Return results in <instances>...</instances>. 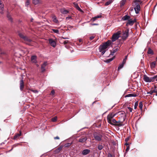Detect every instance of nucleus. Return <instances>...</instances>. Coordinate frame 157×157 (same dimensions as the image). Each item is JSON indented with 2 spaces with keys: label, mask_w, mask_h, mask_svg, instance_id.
Wrapping results in <instances>:
<instances>
[{
  "label": "nucleus",
  "mask_w": 157,
  "mask_h": 157,
  "mask_svg": "<svg viewBox=\"0 0 157 157\" xmlns=\"http://www.w3.org/2000/svg\"><path fill=\"white\" fill-rule=\"evenodd\" d=\"M57 117H55L52 119V121L53 122H55L57 121Z\"/></svg>",
  "instance_id": "obj_38"
},
{
  "label": "nucleus",
  "mask_w": 157,
  "mask_h": 157,
  "mask_svg": "<svg viewBox=\"0 0 157 157\" xmlns=\"http://www.w3.org/2000/svg\"><path fill=\"white\" fill-rule=\"evenodd\" d=\"M121 32V31H118L117 32L114 33L112 35L111 40L112 42L115 41L120 37Z\"/></svg>",
  "instance_id": "obj_3"
},
{
  "label": "nucleus",
  "mask_w": 157,
  "mask_h": 157,
  "mask_svg": "<svg viewBox=\"0 0 157 157\" xmlns=\"http://www.w3.org/2000/svg\"><path fill=\"white\" fill-rule=\"evenodd\" d=\"M118 113L119 115H122L121 117V118L122 119V121L123 120V117H122L124 116H125V118L126 117V115H125V112L124 111H121L118 112Z\"/></svg>",
  "instance_id": "obj_21"
},
{
  "label": "nucleus",
  "mask_w": 157,
  "mask_h": 157,
  "mask_svg": "<svg viewBox=\"0 0 157 157\" xmlns=\"http://www.w3.org/2000/svg\"><path fill=\"white\" fill-rule=\"evenodd\" d=\"M130 149V147L129 146H127V148L125 150L126 152H127Z\"/></svg>",
  "instance_id": "obj_48"
},
{
  "label": "nucleus",
  "mask_w": 157,
  "mask_h": 157,
  "mask_svg": "<svg viewBox=\"0 0 157 157\" xmlns=\"http://www.w3.org/2000/svg\"><path fill=\"white\" fill-rule=\"evenodd\" d=\"M91 25H98V24H96V23L91 24Z\"/></svg>",
  "instance_id": "obj_62"
},
{
  "label": "nucleus",
  "mask_w": 157,
  "mask_h": 157,
  "mask_svg": "<svg viewBox=\"0 0 157 157\" xmlns=\"http://www.w3.org/2000/svg\"><path fill=\"white\" fill-rule=\"evenodd\" d=\"M23 40L25 41V43L26 44L29 45V46H32L33 45L32 40L29 39L27 36H26L24 38V39Z\"/></svg>",
  "instance_id": "obj_5"
},
{
  "label": "nucleus",
  "mask_w": 157,
  "mask_h": 157,
  "mask_svg": "<svg viewBox=\"0 0 157 157\" xmlns=\"http://www.w3.org/2000/svg\"><path fill=\"white\" fill-rule=\"evenodd\" d=\"M71 18V16H69L68 17H66V19L69 20V19H70Z\"/></svg>",
  "instance_id": "obj_61"
},
{
  "label": "nucleus",
  "mask_w": 157,
  "mask_h": 157,
  "mask_svg": "<svg viewBox=\"0 0 157 157\" xmlns=\"http://www.w3.org/2000/svg\"><path fill=\"white\" fill-rule=\"evenodd\" d=\"M101 17V15H97L95 17V18H96V19L98 18H100Z\"/></svg>",
  "instance_id": "obj_54"
},
{
  "label": "nucleus",
  "mask_w": 157,
  "mask_h": 157,
  "mask_svg": "<svg viewBox=\"0 0 157 157\" xmlns=\"http://www.w3.org/2000/svg\"><path fill=\"white\" fill-rule=\"evenodd\" d=\"M136 21V19H134V20H132V19L130 18V20H129L128 21V22L126 23V25L127 26H128V25L132 26Z\"/></svg>",
  "instance_id": "obj_8"
},
{
  "label": "nucleus",
  "mask_w": 157,
  "mask_h": 157,
  "mask_svg": "<svg viewBox=\"0 0 157 157\" xmlns=\"http://www.w3.org/2000/svg\"><path fill=\"white\" fill-rule=\"evenodd\" d=\"M93 136L95 140L97 141H101L102 140V136L99 133L95 132L93 134Z\"/></svg>",
  "instance_id": "obj_4"
},
{
  "label": "nucleus",
  "mask_w": 157,
  "mask_h": 157,
  "mask_svg": "<svg viewBox=\"0 0 157 157\" xmlns=\"http://www.w3.org/2000/svg\"><path fill=\"white\" fill-rule=\"evenodd\" d=\"M31 91L35 93H38V91L36 90H31Z\"/></svg>",
  "instance_id": "obj_49"
},
{
  "label": "nucleus",
  "mask_w": 157,
  "mask_h": 157,
  "mask_svg": "<svg viewBox=\"0 0 157 157\" xmlns=\"http://www.w3.org/2000/svg\"><path fill=\"white\" fill-rule=\"evenodd\" d=\"M52 31L54 33H56L57 34H59V31L58 30L55 29H52Z\"/></svg>",
  "instance_id": "obj_39"
},
{
  "label": "nucleus",
  "mask_w": 157,
  "mask_h": 157,
  "mask_svg": "<svg viewBox=\"0 0 157 157\" xmlns=\"http://www.w3.org/2000/svg\"><path fill=\"white\" fill-rule=\"evenodd\" d=\"M4 5L3 4L0 5V10H1L0 13L3 14V10L4 9Z\"/></svg>",
  "instance_id": "obj_26"
},
{
  "label": "nucleus",
  "mask_w": 157,
  "mask_h": 157,
  "mask_svg": "<svg viewBox=\"0 0 157 157\" xmlns=\"http://www.w3.org/2000/svg\"><path fill=\"white\" fill-rule=\"evenodd\" d=\"M128 55L125 56L124 58L123 59L122 62L125 63L126 62V60L127 59Z\"/></svg>",
  "instance_id": "obj_42"
},
{
  "label": "nucleus",
  "mask_w": 157,
  "mask_h": 157,
  "mask_svg": "<svg viewBox=\"0 0 157 157\" xmlns=\"http://www.w3.org/2000/svg\"><path fill=\"white\" fill-rule=\"evenodd\" d=\"M119 49L118 46L116 48H114L113 49V51H111V53L110 54V55H111L113 56L114 55V53H115Z\"/></svg>",
  "instance_id": "obj_17"
},
{
  "label": "nucleus",
  "mask_w": 157,
  "mask_h": 157,
  "mask_svg": "<svg viewBox=\"0 0 157 157\" xmlns=\"http://www.w3.org/2000/svg\"><path fill=\"white\" fill-rule=\"evenodd\" d=\"M103 147V146L101 144H98V148L99 150H101Z\"/></svg>",
  "instance_id": "obj_31"
},
{
  "label": "nucleus",
  "mask_w": 157,
  "mask_h": 157,
  "mask_svg": "<svg viewBox=\"0 0 157 157\" xmlns=\"http://www.w3.org/2000/svg\"><path fill=\"white\" fill-rule=\"evenodd\" d=\"M62 38L64 39H69V38L68 37H62Z\"/></svg>",
  "instance_id": "obj_64"
},
{
  "label": "nucleus",
  "mask_w": 157,
  "mask_h": 157,
  "mask_svg": "<svg viewBox=\"0 0 157 157\" xmlns=\"http://www.w3.org/2000/svg\"><path fill=\"white\" fill-rule=\"evenodd\" d=\"M37 57L36 56H33L31 57V60L32 62L34 63H36L37 62Z\"/></svg>",
  "instance_id": "obj_15"
},
{
  "label": "nucleus",
  "mask_w": 157,
  "mask_h": 157,
  "mask_svg": "<svg viewBox=\"0 0 157 157\" xmlns=\"http://www.w3.org/2000/svg\"><path fill=\"white\" fill-rule=\"evenodd\" d=\"M41 72H44L45 70V68H44V67H41Z\"/></svg>",
  "instance_id": "obj_45"
},
{
  "label": "nucleus",
  "mask_w": 157,
  "mask_h": 157,
  "mask_svg": "<svg viewBox=\"0 0 157 157\" xmlns=\"http://www.w3.org/2000/svg\"><path fill=\"white\" fill-rule=\"evenodd\" d=\"M20 88L21 91H22L24 87V83L23 79H21L20 81Z\"/></svg>",
  "instance_id": "obj_12"
},
{
  "label": "nucleus",
  "mask_w": 157,
  "mask_h": 157,
  "mask_svg": "<svg viewBox=\"0 0 157 157\" xmlns=\"http://www.w3.org/2000/svg\"><path fill=\"white\" fill-rule=\"evenodd\" d=\"M130 17L128 15H126L122 17V20L124 21H128L129 20H130Z\"/></svg>",
  "instance_id": "obj_16"
},
{
  "label": "nucleus",
  "mask_w": 157,
  "mask_h": 157,
  "mask_svg": "<svg viewBox=\"0 0 157 157\" xmlns=\"http://www.w3.org/2000/svg\"><path fill=\"white\" fill-rule=\"evenodd\" d=\"M0 54L4 55V54H6V53L5 52H4L2 51L1 50H0Z\"/></svg>",
  "instance_id": "obj_52"
},
{
  "label": "nucleus",
  "mask_w": 157,
  "mask_h": 157,
  "mask_svg": "<svg viewBox=\"0 0 157 157\" xmlns=\"http://www.w3.org/2000/svg\"><path fill=\"white\" fill-rule=\"evenodd\" d=\"M55 152L56 153H59L60 151H58V149L57 148V149H56V150H55Z\"/></svg>",
  "instance_id": "obj_59"
},
{
  "label": "nucleus",
  "mask_w": 157,
  "mask_h": 157,
  "mask_svg": "<svg viewBox=\"0 0 157 157\" xmlns=\"http://www.w3.org/2000/svg\"><path fill=\"white\" fill-rule=\"evenodd\" d=\"M63 147V146L62 145L59 147L58 148H57L58 151H59L62 150V148Z\"/></svg>",
  "instance_id": "obj_46"
},
{
  "label": "nucleus",
  "mask_w": 157,
  "mask_h": 157,
  "mask_svg": "<svg viewBox=\"0 0 157 157\" xmlns=\"http://www.w3.org/2000/svg\"><path fill=\"white\" fill-rule=\"evenodd\" d=\"M126 0H122L120 2V6L122 7L123 6L125 3Z\"/></svg>",
  "instance_id": "obj_28"
},
{
  "label": "nucleus",
  "mask_w": 157,
  "mask_h": 157,
  "mask_svg": "<svg viewBox=\"0 0 157 157\" xmlns=\"http://www.w3.org/2000/svg\"><path fill=\"white\" fill-rule=\"evenodd\" d=\"M74 4L75 5V7L78 11L82 12V10L80 9V8L79 7L78 4L77 3H76L75 2L74 3Z\"/></svg>",
  "instance_id": "obj_19"
},
{
  "label": "nucleus",
  "mask_w": 157,
  "mask_h": 157,
  "mask_svg": "<svg viewBox=\"0 0 157 157\" xmlns=\"http://www.w3.org/2000/svg\"><path fill=\"white\" fill-rule=\"evenodd\" d=\"M136 96H137V95L136 94H127L125 96V97L126 98V97H136Z\"/></svg>",
  "instance_id": "obj_24"
},
{
  "label": "nucleus",
  "mask_w": 157,
  "mask_h": 157,
  "mask_svg": "<svg viewBox=\"0 0 157 157\" xmlns=\"http://www.w3.org/2000/svg\"><path fill=\"white\" fill-rule=\"evenodd\" d=\"M96 19H97L96 18H95V17H94L92 18L91 19L90 21L93 22H94V21H95Z\"/></svg>",
  "instance_id": "obj_47"
},
{
  "label": "nucleus",
  "mask_w": 157,
  "mask_h": 157,
  "mask_svg": "<svg viewBox=\"0 0 157 157\" xmlns=\"http://www.w3.org/2000/svg\"><path fill=\"white\" fill-rule=\"evenodd\" d=\"M144 79L145 82H150L151 81V77L149 78L147 75H144Z\"/></svg>",
  "instance_id": "obj_9"
},
{
  "label": "nucleus",
  "mask_w": 157,
  "mask_h": 157,
  "mask_svg": "<svg viewBox=\"0 0 157 157\" xmlns=\"http://www.w3.org/2000/svg\"><path fill=\"white\" fill-rule=\"evenodd\" d=\"M90 151L89 149H85L82 152V154L83 155H85L90 152Z\"/></svg>",
  "instance_id": "obj_11"
},
{
  "label": "nucleus",
  "mask_w": 157,
  "mask_h": 157,
  "mask_svg": "<svg viewBox=\"0 0 157 157\" xmlns=\"http://www.w3.org/2000/svg\"><path fill=\"white\" fill-rule=\"evenodd\" d=\"M54 139L55 140H56V139L59 140V136H57L54 137Z\"/></svg>",
  "instance_id": "obj_60"
},
{
  "label": "nucleus",
  "mask_w": 157,
  "mask_h": 157,
  "mask_svg": "<svg viewBox=\"0 0 157 157\" xmlns=\"http://www.w3.org/2000/svg\"><path fill=\"white\" fill-rule=\"evenodd\" d=\"M115 115V114L113 113H110L107 116V119L108 123L111 125L117 126L119 127L124 126V124H123V123L125 120V116H124L122 117H123V120L122 121L119 120L117 121L115 119H113Z\"/></svg>",
  "instance_id": "obj_1"
},
{
  "label": "nucleus",
  "mask_w": 157,
  "mask_h": 157,
  "mask_svg": "<svg viewBox=\"0 0 157 157\" xmlns=\"http://www.w3.org/2000/svg\"><path fill=\"white\" fill-rule=\"evenodd\" d=\"M129 29H127L125 31L123 32L122 39L123 40H125L128 37L129 35Z\"/></svg>",
  "instance_id": "obj_7"
},
{
  "label": "nucleus",
  "mask_w": 157,
  "mask_h": 157,
  "mask_svg": "<svg viewBox=\"0 0 157 157\" xmlns=\"http://www.w3.org/2000/svg\"><path fill=\"white\" fill-rule=\"evenodd\" d=\"M47 62H44L41 65V67H44V68H45V67L47 65Z\"/></svg>",
  "instance_id": "obj_37"
},
{
  "label": "nucleus",
  "mask_w": 157,
  "mask_h": 157,
  "mask_svg": "<svg viewBox=\"0 0 157 157\" xmlns=\"http://www.w3.org/2000/svg\"><path fill=\"white\" fill-rule=\"evenodd\" d=\"M147 53L151 55H153L154 54L152 50L150 48H149L148 49Z\"/></svg>",
  "instance_id": "obj_30"
},
{
  "label": "nucleus",
  "mask_w": 157,
  "mask_h": 157,
  "mask_svg": "<svg viewBox=\"0 0 157 157\" xmlns=\"http://www.w3.org/2000/svg\"><path fill=\"white\" fill-rule=\"evenodd\" d=\"M140 2V1L139 0H135L134 1L135 4H136V3H138V2Z\"/></svg>",
  "instance_id": "obj_58"
},
{
  "label": "nucleus",
  "mask_w": 157,
  "mask_h": 157,
  "mask_svg": "<svg viewBox=\"0 0 157 157\" xmlns=\"http://www.w3.org/2000/svg\"><path fill=\"white\" fill-rule=\"evenodd\" d=\"M135 6L134 9L135 13L136 14H138L140 10V6L138 3H136V4H135Z\"/></svg>",
  "instance_id": "obj_6"
},
{
  "label": "nucleus",
  "mask_w": 157,
  "mask_h": 157,
  "mask_svg": "<svg viewBox=\"0 0 157 157\" xmlns=\"http://www.w3.org/2000/svg\"><path fill=\"white\" fill-rule=\"evenodd\" d=\"M55 94V90H52L50 94V95H54Z\"/></svg>",
  "instance_id": "obj_43"
},
{
  "label": "nucleus",
  "mask_w": 157,
  "mask_h": 157,
  "mask_svg": "<svg viewBox=\"0 0 157 157\" xmlns=\"http://www.w3.org/2000/svg\"><path fill=\"white\" fill-rule=\"evenodd\" d=\"M129 137H127V138H125V141L126 142H128V141L129 140Z\"/></svg>",
  "instance_id": "obj_55"
},
{
  "label": "nucleus",
  "mask_w": 157,
  "mask_h": 157,
  "mask_svg": "<svg viewBox=\"0 0 157 157\" xmlns=\"http://www.w3.org/2000/svg\"><path fill=\"white\" fill-rule=\"evenodd\" d=\"M114 57H112V58L108 59L106 60H104V61L105 63H108L112 61L114 59Z\"/></svg>",
  "instance_id": "obj_25"
},
{
  "label": "nucleus",
  "mask_w": 157,
  "mask_h": 157,
  "mask_svg": "<svg viewBox=\"0 0 157 157\" xmlns=\"http://www.w3.org/2000/svg\"><path fill=\"white\" fill-rule=\"evenodd\" d=\"M124 63L123 62H122L121 63L119 64V67H118L117 70L119 71L120 69L122 68L124 64Z\"/></svg>",
  "instance_id": "obj_29"
},
{
  "label": "nucleus",
  "mask_w": 157,
  "mask_h": 157,
  "mask_svg": "<svg viewBox=\"0 0 157 157\" xmlns=\"http://www.w3.org/2000/svg\"><path fill=\"white\" fill-rule=\"evenodd\" d=\"M138 105V101H137L135 103V105H134V108L135 109H136Z\"/></svg>",
  "instance_id": "obj_40"
},
{
  "label": "nucleus",
  "mask_w": 157,
  "mask_h": 157,
  "mask_svg": "<svg viewBox=\"0 0 157 157\" xmlns=\"http://www.w3.org/2000/svg\"><path fill=\"white\" fill-rule=\"evenodd\" d=\"M30 3V1L29 0H27L25 3V6L26 7L28 6Z\"/></svg>",
  "instance_id": "obj_41"
},
{
  "label": "nucleus",
  "mask_w": 157,
  "mask_h": 157,
  "mask_svg": "<svg viewBox=\"0 0 157 157\" xmlns=\"http://www.w3.org/2000/svg\"><path fill=\"white\" fill-rule=\"evenodd\" d=\"M72 144V142L64 144V146L65 147H67L70 146Z\"/></svg>",
  "instance_id": "obj_32"
},
{
  "label": "nucleus",
  "mask_w": 157,
  "mask_h": 157,
  "mask_svg": "<svg viewBox=\"0 0 157 157\" xmlns=\"http://www.w3.org/2000/svg\"><path fill=\"white\" fill-rule=\"evenodd\" d=\"M52 19H53V21L56 23H57L58 22V20L57 19L56 17L55 16H54L52 17Z\"/></svg>",
  "instance_id": "obj_33"
},
{
  "label": "nucleus",
  "mask_w": 157,
  "mask_h": 157,
  "mask_svg": "<svg viewBox=\"0 0 157 157\" xmlns=\"http://www.w3.org/2000/svg\"><path fill=\"white\" fill-rule=\"evenodd\" d=\"M87 138L86 136L84 137H81L78 139V141L80 143L85 142L87 140Z\"/></svg>",
  "instance_id": "obj_13"
},
{
  "label": "nucleus",
  "mask_w": 157,
  "mask_h": 157,
  "mask_svg": "<svg viewBox=\"0 0 157 157\" xmlns=\"http://www.w3.org/2000/svg\"><path fill=\"white\" fill-rule=\"evenodd\" d=\"M21 131H20L19 132V133H17L14 136L13 139L14 140H16V139L19 137L20 136H21Z\"/></svg>",
  "instance_id": "obj_18"
},
{
  "label": "nucleus",
  "mask_w": 157,
  "mask_h": 157,
  "mask_svg": "<svg viewBox=\"0 0 157 157\" xmlns=\"http://www.w3.org/2000/svg\"><path fill=\"white\" fill-rule=\"evenodd\" d=\"M19 36L22 39H24L26 36H24V34L21 33H19L18 34Z\"/></svg>",
  "instance_id": "obj_34"
},
{
  "label": "nucleus",
  "mask_w": 157,
  "mask_h": 157,
  "mask_svg": "<svg viewBox=\"0 0 157 157\" xmlns=\"http://www.w3.org/2000/svg\"><path fill=\"white\" fill-rule=\"evenodd\" d=\"M156 62L155 61L151 62L150 64V67L152 69L155 68V67Z\"/></svg>",
  "instance_id": "obj_22"
},
{
  "label": "nucleus",
  "mask_w": 157,
  "mask_h": 157,
  "mask_svg": "<svg viewBox=\"0 0 157 157\" xmlns=\"http://www.w3.org/2000/svg\"><path fill=\"white\" fill-rule=\"evenodd\" d=\"M60 11L62 13L64 14H67L69 13V11L66 10L64 8L60 9Z\"/></svg>",
  "instance_id": "obj_14"
},
{
  "label": "nucleus",
  "mask_w": 157,
  "mask_h": 157,
  "mask_svg": "<svg viewBox=\"0 0 157 157\" xmlns=\"http://www.w3.org/2000/svg\"><path fill=\"white\" fill-rule=\"evenodd\" d=\"M143 105L142 102L140 101L139 103V107H140V108L141 110L142 109V108H143Z\"/></svg>",
  "instance_id": "obj_36"
},
{
  "label": "nucleus",
  "mask_w": 157,
  "mask_h": 157,
  "mask_svg": "<svg viewBox=\"0 0 157 157\" xmlns=\"http://www.w3.org/2000/svg\"><path fill=\"white\" fill-rule=\"evenodd\" d=\"M33 3L35 5H37L41 3L40 0H33Z\"/></svg>",
  "instance_id": "obj_27"
},
{
  "label": "nucleus",
  "mask_w": 157,
  "mask_h": 157,
  "mask_svg": "<svg viewBox=\"0 0 157 157\" xmlns=\"http://www.w3.org/2000/svg\"><path fill=\"white\" fill-rule=\"evenodd\" d=\"M94 38V36H91L90 37V40H92Z\"/></svg>",
  "instance_id": "obj_53"
},
{
  "label": "nucleus",
  "mask_w": 157,
  "mask_h": 157,
  "mask_svg": "<svg viewBox=\"0 0 157 157\" xmlns=\"http://www.w3.org/2000/svg\"><path fill=\"white\" fill-rule=\"evenodd\" d=\"M147 94H153V92L152 90H151L149 92H147Z\"/></svg>",
  "instance_id": "obj_57"
},
{
  "label": "nucleus",
  "mask_w": 157,
  "mask_h": 157,
  "mask_svg": "<svg viewBox=\"0 0 157 157\" xmlns=\"http://www.w3.org/2000/svg\"><path fill=\"white\" fill-rule=\"evenodd\" d=\"M151 82H155V81H157V75L153 77H151Z\"/></svg>",
  "instance_id": "obj_23"
},
{
  "label": "nucleus",
  "mask_w": 157,
  "mask_h": 157,
  "mask_svg": "<svg viewBox=\"0 0 157 157\" xmlns=\"http://www.w3.org/2000/svg\"><path fill=\"white\" fill-rule=\"evenodd\" d=\"M112 0H109L107 2H106L105 3V6H107L109 5L112 2Z\"/></svg>",
  "instance_id": "obj_35"
},
{
  "label": "nucleus",
  "mask_w": 157,
  "mask_h": 157,
  "mask_svg": "<svg viewBox=\"0 0 157 157\" xmlns=\"http://www.w3.org/2000/svg\"><path fill=\"white\" fill-rule=\"evenodd\" d=\"M99 52H101L102 55H103L105 53L106 50H103L101 51L99 50Z\"/></svg>",
  "instance_id": "obj_44"
},
{
  "label": "nucleus",
  "mask_w": 157,
  "mask_h": 157,
  "mask_svg": "<svg viewBox=\"0 0 157 157\" xmlns=\"http://www.w3.org/2000/svg\"><path fill=\"white\" fill-rule=\"evenodd\" d=\"M17 145V144H14L12 146V149L10 150V151H12V149H13V148L14 147H16Z\"/></svg>",
  "instance_id": "obj_50"
},
{
  "label": "nucleus",
  "mask_w": 157,
  "mask_h": 157,
  "mask_svg": "<svg viewBox=\"0 0 157 157\" xmlns=\"http://www.w3.org/2000/svg\"><path fill=\"white\" fill-rule=\"evenodd\" d=\"M68 42H69V41L68 40H66V41H64L63 43L64 44H66L67 43H68Z\"/></svg>",
  "instance_id": "obj_56"
},
{
  "label": "nucleus",
  "mask_w": 157,
  "mask_h": 157,
  "mask_svg": "<svg viewBox=\"0 0 157 157\" xmlns=\"http://www.w3.org/2000/svg\"><path fill=\"white\" fill-rule=\"evenodd\" d=\"M128 109L130 111V112H131L132 111V109L130 107H128Z\"/></svg>",
  "instance_id": "obj_51"
},
{
  "label": "nucleus",
  "mask_w": 157,
  "mask_h": 157,
  "mask_svg": "<svg viewBox=\"0 0 157 157\" xmlns=\"http://www.w3.org/2000/svg\"><path fill=\"white\" fill-rule=\"evenodd\" d=\"M108 157H112V154L110 153H109L108 154Z\"/></svg>",
  "instance_id": "obj_63"
},
{
  "label": "nucleus",
  "mask_w": 157,
  "mask_h": 157,
  "mask_svg": "<svg viewBox=\"0 0 157 157\" xmlns=\"http://www.w3.org/2000/svg\"><path fill=\"white\" fill-rule=\"evenodd\" d=\"M111 44V41L110 40H109L106 42L104 43L103 45H100L99 46V50L101 51L103 50H105Z\"/></svg>",
  "instance_id": "obj_2"
},
{
  "label": "nucleus",
  "mask_w": 157,
  "mask_h": 157,
  "mask_svg": "<svg viewBox=\"0 0 157 157\" xmlns=\"http://www.w3.org/2000/svg\"><path fill=\"white\" fill-rule=\"evenodd\" d=\"M7 17L8 18V20L11 22L13 21V19L10 15V13L9 12H7Z\"/></svg>",
  "instance_id": "obj_20"
},
{
  "label": "nucleus",
  "mask_w": 157,
  "mask_h": 157,
  "mask_svg": "<svg viewBox=\"0 0 157 157\" xmlns=\"http://www.w3.org/2000/svg\"><path fill=\"white\" fill-rule=\"evenodd\" d=\"M49 42L51 45L52 47H55L56 45V43L55 41L52 39H49Z\"/></svg>",
  "instance_id": "obj_10"
}]
</instances>
